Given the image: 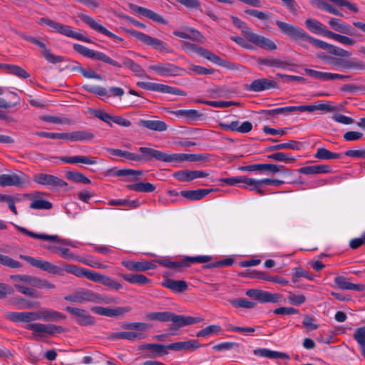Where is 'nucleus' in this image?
<instances>
[{
  "label": "nucleus",
  "mask_w": 365,
  "mask_h": 365,
  "mask_svg": "<svg viewBox=\"0 0 365 365\" xmlns=\"http://www.w3.org/2000/svg\"><path fill=\"white\" fill-rule=\"evenodd\" d=\"M275 24L283 34L299 43L303 47H307L306 43H309L317 48L327 50L330 54L341 57L340 58H348L351 55L350 51L311 36L298 26L279 20L276 21Z\"/></svg>",
  "instance_id": "f257e3e1"
},
{
  "label": "nucleus",
  "mask_w": 365,
  "mask_h": 365,
  "mask_svg": "<svg viewBox=\"0 0 365 365\" xmlns=\"http://www.w3.org/2000/svg\"><path fill=\"white\" fill-rule=\"evenodd\" d=\"M20 257L26 261L32 267L53 274L62 275L63 271H66L68 273L74 274L77 277H86L93 282L96 274V272L80 267L75 264H65L63 269L39 258H34L26 255H21Z\"/></svg>",
  "instance_id": "f03ea898"
},
{
  "label": "nucleus",
  "mask_w": 365,
  "mask_h": 365,
  "mask_svg": "<svg viewBox=\"0 0 365 365\" xmlns=\"http://www.w3.org/2000/svg\"><path fill=\"white\" fill-rule=\"evenodd\" d=\"M73 49L85 57L103 61L114 67L122 68L123 66H125L137 76H142L144 73V70L141 66L128 57L121 56L120 59L122 61V63H120L103 52L90 49L78 43L73 44Z\"/></svg>",
  "instance_id": "7ed1b4c3"
},
{
  "label": "nucleus",
  "mask_w": 365,
  "mask_h": 365,
  "mask_svg": "<svg viewBox=\"0 0 365 365\" xmlns=\"http://www.w3.org/2000/svg\"><path fill=\"white\" fill-rule=\"evenodd\" d=\"M138 150L142 155L138 154L140 158L136 160V161H149L151 159H155L162 162L179 163L184 161L193 162L200 160V158L195 154H170L147 147H140Z\"/></svg>",
  "instance_id": "20e7f679"
},
{
  "label": "nucleus",
  "mask_w": 365,
  "mask_h": 365,
  "mask_svg": "<svg viewBox=\"0 0 365 365\" xmlns=\"http://www.w3.org/2000/svg\"><path fill=\"white\" fill-rule=\"evenodd\" d=\"M232 23L235 26L241 30L242 34L247 41L255 44L259 48L268 51H274L277 48L276 43L271 39L254 33L247 24L237 16H232Z\"/></svg>",
  "instance_id": "39448f33"
},
{
  "label": "nucleus",
  "mask_w": 365,
  "mask_h": 365,
  "mask_svg": "<svg viewBox=\"0 0 365 365\" xmlns=\"http://www.w3.org/2000/svg\"><path fill=\"white\" fill-rule=\"evenodd\" d=\"M182 48L187 52L197 53L218 66L230 69H233L235 68L233 63L227 60L222 59L212 51L196 44L184 41L182 43Z\"/></svg>",
  "instance_id": "423d86ee"
},
{
  "label": "nucleus",
  "mask_w": 365,
  "mask_h": 365,
  "mask_svg": "<svg viewBox=\"0 0 365 365\" xmlns=\"http://www.w3.org/2000/svg\"><path fill=\"white\" fill-rule=\"evenodd\" d=\"M64 299L66 301L79 304L86 302L109 304L113 302V299L107 296L101 295L86 289H79L72 294L66 296Z\"/></svg>",
  "instance_id": "0eeeda50"
},
{
  "label": "nucleus",
  "mask_w": 365,
  "mask_h": 365,
  "mask_svg": "<svg viewBox=\"0 0 365 365\" xmlns=\"http://www.w3.org/2000/svg\"><path fill=\"white\" fill-rule=\"evenodd\" d=\"M38 24H46L51 29H53V31L58 34H61L63 36H66L67 37L73 38L76 40L82 41L86 43H92V40L90 38L85 36L84 35L80 33L73 31L71 26L68 25H64L59 22L54 21L48 18H41L38 20Z\"/></svg>",
  "instance_id": "6e6552de"
},
{
  "label": "nucleus",
  "mask_w": 365,
  "mask_h": 365,
  "mask_svg": "<svg viewBox=\"0 0 365 365\" xmlns=\"http://www.w3.org/2000/svg\"><path fill=\"white\" fill-rule=\"evenodd\" d=\"M125 31L127 34L134 37L138 41L143 43L145 45L153 47L160 52H172V50L168 46V44L160 39L150 36L144 33L134 29H126Z\"/></svg>",
  "instance_id": "1a4fd4ad"
},
{
  "label": "nucleus",
  "mask_w": 365,
  "mask_h": 365,
  "mask_svg": "<svg viewBox=\"0 0 365 365\" xmlns=\"http://www.w3.org/2000/svg\"><path fill=\"white\" fill-rule=\"evenodd\" d=\"M148 69L164 77L182 76L187 73V71L183 68L165 61L150 65Z\"/></svg>",
  "instance_id": "9d476101"
},
{
  "label": "nucleus",
  "mask_w": 365,
  "mask_h": 365,
  "mask_svg": "<svg viewBox=\"0 0 365 365\" xmlns=\"http://www.w3.org/2000/svg\"><path fill=\"white\" fill-rule=\"evenodd\" d=\"M26 329L33 331L32 339L41 337L43 334L54 335L66 331V329L63 327L52 324L31 323L27 324Z\"/></svg>",
  "instance_id": "9b49d317"
},
{
  "label": "nucleus",
  "mask_w": 365,
  "mask_h": 365,
  "mask_svg": "<svg viewBox=\"0 0 365 365\" xmlns=\"http://www.w3.org/2000/svg\"><path fill=\"white\" fill-rule=\"evenodd\" d=\"M137 86L145 90L156 91L162 93H169L183 96H185L187 95V93L185 91L178 88L172 87L170 86L162 83L138 81L137 82Z\"/></svg>",
  "instance_id": "f8f14e48"
},
{
  "label": "nucleus",
  "mask_w": 365,
  "mask_h": 365,
  "mask_svg": "<svg viewBox=\"0 0 365 365\" xmlns=\"http://www.w3.org/2000/svg\"><path fill=\"white\" fill-rule=\"evenodd\" d=\"M19 36L21 37L23 39L31 42L38 46H39L41 48V53L42 56L49 63H58L63 61L64 58L61 56H56L51 53V51L46 47V44L37 39L36 38L26 35L25 34L20 33Z\"/></svg>",
  "instance_id": "ddd939ff"
},
{
  "label": "nucleus",
  "mask_w": 365,
  "mask_h": 365,
  "mask_svg": "<svg viewBox=\"0 0 365 365\" xmlns=\"http://www.w3.org/2000/svg\"><path fill=\"white\" fill-rule=\"evenodd\" d=\"M246 294L257 300L260 303H277L282 301V295L279 293L251 289L247 291Z\"/></svg>",
  "instance_id": "4468645a"
},
{
  "label": "nucleus",
  "mask_w": 365,
  "mask_h": 365,
  "mask_svg": "<svg viewBox=\"0 0 365 365\" xmlns=\"http://www.w3.org/2000/svg\"><path fill=\"white\" fill-rule=\"evenodd\" d=\"M242 170L248 172L259 171L267 173L274 174L277 173L282 172L284 174H290L291 170L285 168L283 165H278L275 164H252L241 168Z\"/></svg>",
  "instance_id": "2eb2a0df"
},
{
  "label": "nucleus",
  "mask_w": 365,
  "mask_h": 365,
  "mask_svg": "<svg viewBox=\"0 0 365 365\" xmlns=\"http://www.w3.org/2000/svg\"><path fill=\"white\" fill-rule=\"evenodd\" d=\"M277 82L274 80L262 78L252 81L250 84L244 85V89L247 91L259 93L272 88H278Z\"/></svg>",
  "instance_id": "dca6fc26"
},
{
  "label": "nucleus",
  "mask_w": 365,
  "mask_h": 365,
  "mask_svg": "<svg viewBox=\"0 0 365 365\" xmlns=\"http://www.w3.org/2000/svg\"><path fill=\"white\" fill-rule=\"evenodd\" d=\"M65 310L76 317V322L80 326H91L95 324V319L87 310L68 306Z\"/></svg>",
  "instance_id": "f3484780"
},
{
  "label": "nucleus",
  "mask_w": 365,
  "mask_h": 365,
  "mask_svg": "<svg viewBox=\"0 0 365 365\" xmlns=\"http://www.w3.org/2000/svg\"><path fill=\"white\" fill-rule=\"evenodd\" d=\"M34 181L38 184L55 187H64L68 183L63 179L53 175L37 173L34 175Z\"/></svg>",
  "instance_id": "a211bd4d"
},
{
  "label": "nucleus",
  "mask_w": 365,
  "mask_h": 365,
  "mask_svg": "<svg viewBox=\"0 0 365 365\" xmlns=\"http://www.w3.org/2000/svg\"><path fill=\"white\" fill-rule=\"evenodd\" d=\"M290 112H309L312 113L315 110H322L325 113H331L337 110L335 106H331L330 101H325L317 105H302L297 106H289Z\"/></svg>",
  "instance_id": "6ab92c4d"
},
{
  "label": "nucleus",
  "mask_w": 365,
  "mask_h": 365,
  "mask_svg": "<svg viewBox=\"0 0 365 365\" xmlns=\"http://www.w3.org/2000/svg\"><path fill=\"white\" fill-rule=\"evenodd\" d=\"M77 15L81 21H83L92 29L99 33H101L108 37L118 39L120 41H123V39L121 37H119L115 34H113L112 32L109 31L107 29L103 26L98 21H96L93 17L83 13H78Z\"/></svg>",
  "instance_id": "aec40b11"
},
{
  "label": "nucleus",
  "mask_w": 365,
  "mask_h": 365,
  "mask_svg": "<svg viewBox=\"0 0 365 365\" xmlns=\"http://www.w3.org/2000/svg\"><path fill=\"white\" fill-rule=\"evenodd\" d=\"M202 321V319L190 316L179 315L171 312L170 322H172L171 329L178 330L182 327L192 325Z\"/></svg>",
  "instance_id": "412c9836"
},
{
  "label": "nucleus",
  "mask_w": 365,
  "mask_h": 365,
  "mask_svg": "<svg viewBox=\"0 0 365 365\" xmlns=\"http://www.w3.org/2000/svg\"><path fill=\"white\" fill-rule=\"evenodd\" d=\"M139 350H148L150 357H160L168 354V351L170 350V344L165 345L160 344H144L139 346Z\"/></svg>",
  "instance_id": "4be33fe9"
},
{
  "label": "nucleus",
  "mask_w": 365,
  "mask_h": 365,
  "mask_svg": "<svg viewBox=\"0 0 365 365\" xmlns=\"http://www.w3.org/2000/svg\"><path fill=\"white\" fill-rule=\"evenodd\" d=\"M91 311L97 314L106 317L122 316L131 311L130 307H118L115 308L93 307Z\"/></svg>",
  "instance_id": "5701e85b"
},
{
  "label": "nucleus",
  "mask_w": 365,
  "mask_h": 365,
  "mask_svg": "<svg viewBox=\"0 0 365 365\" xmlns=\"http://www.w3.org/2000/svg\"><path fill=\"white\" fill-rule=\"evenodd\" d=\"M19 231H20L21 233L25 234L32 238L38 239V240H43L46 241H52L55 242H58L65 245H70L71 244L64 239H61L58 235H49L46 234H38L35 233L34 232L29 231L26 230L24 227H20V226H16Z\"/></svg>",
  "instance_id": "b1692460"
},
{
  "label": "nucleus",
  "mask_w": 365,
  "mask_h": 365,
  "mask_svg": "<svg viewBox=\"0 0 365 365\" xmlns=\"http://www.w3.org/2000/svg\"><path fill=\"white\" fill-rule=\"evenodd\" d=\"M7 318L14 322H31L39 319L38 312H9Z\"/></svg>",
  "instance_id": "393cba45"
},
{
  "label": "nucleus",
  "mask_w": 365,
  "mask_h": 365,
  "mask_svg": "<svg viewBox=\"0 0 365 365\" xmlns=\"http://www.w3.org/2000/svg\"><path fill=\"white\" fill-rule=\"evenodd\" d=\"M65 140L71 142L91 141L95 137L94 133L89 130H76L66 133Z\"/></svg>",
  "instance_id": "a878e982"
},
{
  "label": "nucleus",
  "mask_w": 365,
  "mask_h": 365,
  "mask_svg": "<svg viewBox=\"0 0 365 365\" xmlns=\"http://www.w3.org/2000/svg\"><path fill=\"white\" fill-rule=\"evenodd\" d=\"M26 182V175L21 173V175L17 174H2L0 175V186H21Z\"/></svg>",
  "instance_id": "bb28decb"
},
{
  "label": "nucleus",
  "mask_w": 365,
  "mask_h": 365,
  "mask_svg": "<svg viewBox=\"0 0 365 365\" xmlns=\"http://www.w3.org/2000/svg\"><path fill=\"white\" fill-rule=\"evenodd\" d=\"M219 125L224 130L236 131L240 133H249L252 129V124L250 121H245L241 125L238 120L232 121L229 124L220 123Z\"/></svg>",
  "instance_id": "cd10ccee"
},
{
  "label": "nucleus",
  "mask_w": 365,
  "mask_h": 365,
  "mask_svg": "<svg viewBox=\"0 0 365 365\" xmlns=\"http://www.w3.org/2000/svg\"><path fill=\"white\" fill-rule=\"evenodd\" d=\"M129 7L135 13H138L142 14L143 16L147 17L149 19L153 20L155 22L165 24V20L160 16V14L155 13V11L148 9L147 8H144L142 6H137L133 4H130Z\"/></svg>",
  "instance_id": "c85d7f7f"
},
{
  "label": "nucleus",
  "mask_w": 365,
  "mask_h": 365,
  "mask_svg": "<svg viewBox=\"0 0 365 365\" xmlns=\"http://www.w3.org/2000/svg\"><path fill=\"white\" fill-rule=\"evenodd\" d=\"M170 350L194 351L202 345L197 340L190 339L184 341H178L170 344Z\"/></svg>",
  "instance_id": "c756f323"
},
{
  "label": "nucleus",
  "mask_w": 365,
  "mask_h": 365,
  "mask_svg": "<svg viewBox=\"0 0 365 365\" xmlns=\"http://www.w3.org/2000/svg\"><path fill=\"white\" fill-rule=\"evenodd\" d=\"M257 63L259 66H267L269 67L272 68H282L286 69L289 66L290 63L286 61H284L281 58H262L258 57L257 58Z\"/></svg>",
  "instance_id": "7c9ffc66"
},
{
  "label": "nucleus",
  "mask_w": 365,
  "mask_h": 365,
  "mask_svg": "<svg viewBox=\"0 0 365 365\" xmlns=\"http://www.w3.org/2000/svg\"><path fill=\"white\" fill-rule=\"evenodd\" d=\"M122 265L129 270L145 272L155 268V265L149 262H137L133 260L123 261Z\"/></svg>",
  "instance_id": "2f4dec72"
},
{
  "label": "nucleus",
  "mask_w": 365,
  "mask_h": 365,
  "mask_svg": "<svg viewBox=\"0 0 365 365\" xmlns=\"http://www.w3.org/2000/svg\"><path fill=\"white\" fill-rule=\"evenodd\" d=\"M39 319L45 322H58L64 320L66 316L52 309H45L38 312Z\"/></svg>",
  "instance_id": "473e14b6"
},
{
  "label": "nucleus",
  "mask_w": 365,
  "mask_h": 365,
  "mask_svg": "<svg viewBox=\"0 0 365 365\" xmlns=\"http://www.w3.org/2000/svg\"><path fill=\"white\" fill-rule=\"evenodd\" d=\"M59 160L63 163L77 164L83 163L86 165H95L97 163L96 157H87L84 155H75L71 157H60Z\"/></svg>",
  "instance_id": "72a5a7b5"
},
{
  "label": "nucleus",
  "mask_w": 365,
  "mask_h": 365,
  "mask_svg": "<svg viewBox=\"0 0 365 365\" xmlns=\"http://www.w3.org/2000/svg\"><path fill=\"white\" fill-rule=\"evenodd\" d=\"M336 286L344 290H356L359 292L364 291L365 287L361 284H353L346 280L344 276H337L334 278Z\"/></svg>",
  "instance_id": "f704fd0d"
},
{
  "label": "nucleus",
  "mask_w": 365,
  "mask_h": 365,
  "mask_svg": "<svg viewBox=\"0 0 365 365\" xmlns=\"http://www.w3.org/2000/svg\"><path fill=\"white\" fill-rule=\"evenodd\" d=\"M253 353L255 356L260 357H265L272 359H288L289 356L283 352H279L277 351H272L265 348H259L256 349L253 351Z\"/></svg>",
  "instance_id": "c9c22d12"
},
{
  "label": "nucleus",
  "mask_w": 365,
  "mask_h": 365,
  "mask_svg": "<svg viewBox=\"0 0 365 365\" xmlns=\"http://www.w3.org/2000/svg\"><path fill=\"white\" fill-rule=\"evenodd\" d=\"M93 282L101 283L104 286L116 291L123 287V285L117 281L99 272H96Z\"/></svg>",
  "instance_id": "e433bc0d"
},
{
  "label": "nucleus",
  "mask_w": 365,
  "mask_h": 365,
  "mask_svg": "<svg viewBox=\"0 0 365 365\" xmlns=\"http://www.w3.org/2000/svg\"><path fill=\"white\" fill-rule=\"evenodd\" d=\"M212 189H197L195 190H182L180 194L185 198L193 201L200 200L212 192Z\"/></svg>",
  "instance_id": "4c0bfd02"
},
{
  "label": "nucleus",
  "mask_w": 365,
  "mask_h": 365,
  "mask_svg": "<svg viewBox=\"0 0 365 365\" xmlns=\"http://www.w3.org/2000/svg\"><path fill=\"white\" fill-rule=\"evenodd\" d=\"M162 285L170 289L174 292L180 293L185 291L188 286L184 280H174L172 279H166L162 282Z\"/></svg>",
  "instance_id": "58836bf2"
},
{
  "label": "nucleus",
  "mask_w": 365,
  "mask_h": 365,
  "mask_svg": "<svg viewBox=\"0 0 365 365\" xmlns=\"http://www.w3.org/2000/svg\"><path fill=\"white\" fill-rule=\"evenodd\" d=\"M329 24L333 30L337 32L348 35L352 34L351 26L339 19L331 18Z\"/></svg>",
  "instance_id": "ea45409f"
},
{
  "label": "nucleus",
  "mask_w": 365,
  "mask_h": 365,
  "mask_svg": "<svg viewBox=\"0 0 365 365\" xmlns=\"http://www.w3.org/2000/svg\"><path fill=\"white\" fill-rule=\"evenodd\" d=\"M139 125L154 131H165L168 128L167 124L163 120H140Z\"/></svg>",
  "instance_id": "a19ab883"
},
{
  "label": "nucleus",
  "mask_w": 365,
  "mask_h": 365,
  "mask_svg": "<svg viewBox=\"0 0 365 365\" xmlns=\"http://www.w3.org/2000/svg\"><path fill=\"white\" fill-rule=\"evenodd\" d=\"M306 28L312 33L322 34L327 37V31L329 30L325 29L324 25L319 21L314 19H307L305 21Z\"/></svg>",
  "instance_id": "79ce46f5"
},
{
  "label": "nucleus",
  "mask_w": 365,
  "mask_h": 365,
  "mask_svg": "<svg viewBox=\"0 0 365 365\" xmlns=\"http://www.w3.org/2000/svg\"><path fill=\"white\" fill-rule=\"evenodd\" d=\"M340 70H365V63L357 58H342Z\"/></svg>",
  "instance_id": "37998d69"
},
{
  "label": "nucleus",
  "mask_w": 365,
  "mask_h": 365,
  "mask_svg": "<svg viewBox=\"0 0 365 365\" xmlns=\"http://www.w3.org/2000/svg\"><path fill=\"white\" fill-rule=\"evenodd\" d=\"M120 276L126 282L138 285H145L151 282L149 278L141 274H123Z\"/></svg>",
  "instance_id": "c03bdc74"
},
{
  "label": "nucleus",
  "mask_w": 365,
  "mask_h": 365,
  "mask_svg": "<svg viewBox=\"0 0 365 365\" xmlns=\"http://www.w3.org/2000/svg\"><path fill=\"white\" fill-rule=\"evenodd\" d=\"M110 339H127L129 341H134L137 339H141L144 338L142 333L133 332V331H120L112 333L109 337Z\"/></svg>",
  "instance_id": "a18cd8bd"
},
{
  "label": "nucleus",
  "mask_w": 365,
  "mask_h": 365,
  "mask_svg": "<svg viewBox=\"0 0 365 365\" xmlns=\"http://www.w3.org/2000/svg\"><path fill=\"white\" fill-rule=\"evenodd\" d=\"M126 187L133 191L140 192H152L155 190V186L150 182H139L133 184H130Z\"/></svg>",
  "instance_id": "49530a36"
},
{
  "label": "nucleus",
  "mask_w": 365,
  "mask_h": 365,
  "mask_svg": "<svg viewBox=\"0 0 365 365\" xmlns=\"http://www.w3.org/2000/svg\"><path fill=\"white\" fill-rule=\"evenodd\" d=\"M4 70L6 71L8 74L14 75L19 78L26 79L30 77V74L26 70L16 65L5 63Z\"/></svg>",
  "instance_id": "de8ad7c7"
},
{
  "label": "nucleus",
  "mask_w": 365,
  "mask_h": 365,
  "mask_svg": "<svg viewBox=\"0 0 365 365\" xmlns=\"http://www.w3.org/2000/svg\"><path fill=\"white\" fill-rule=\"evenodd\" d=\"M302 146L300 142L295 140H289L287 143H280L274 145H272L268 148V151H274L282 149H290L293 150H299Z\"/></svg>",
  "instance_id": "09e8293b"
},
{
  "label": "nucleus",
  "mask_w": 365,
  "mask_h": 365,
  "mask_svg": "<svg viewBox=\"0 0 365 365\" xmlns=\"http://www.w3.org/2000/svg\"><path fill=\"white\" fill-rule=\"evenodd\" d=\"M327 37L334 39L343 45L354 46L356 43V41L350 37L344 36L339 34L334 33L331 31H327Z\"/></svg>",
  "instance_id": "8fccbe9b"
},
{
  "label": "nucleus",
  "mask_w": 365,
  "mask_h": 365,
  "mask_svg": "<svg viewBox=\"0 0 365 365\" xmlns=\"http://www.w3.org/2000/svg\"><path fill=\"white\" fill-rule=\"evenodd\" d=\"M83 88L91 93L97 95L98 96L101 97L103 100H105V98H108L110 96L107 89L102 86L84 85L83 86Z\"/></svg>",
  "instance_id": "3c124183"
},
{
  "label": "nucleus",
  "mask_w": 365,
  "mask_h": 365,
  "mask_svg": "<svg viewBox=\"0 0 365 365\" xmlns=\"http://www.w3.org/2000/svg\"><path fill=\"white\" fill-rule=\"evenodd\" d=\"M66 178L74 182L83 183V184H91V181L82 173L78 171H68L66 173Z\"/></svg>",
  "instance_id": "603ef678"
},
{
  "label": "nucleus",
  "mask_w": 365,
  "mask_h": 365,
  "mask_svg": "<svg viewBox=\"0 0 365 365\" xmlns=\"http://www.w3.org/2000/svg\"><path fill=\"white\" fill-rule=\"evenodd\" d=\"M317 58L324 61L325 63L334 67L335 69H339L341 66L342 58L332 57L327 55L324 52L317 53Z\"/></svg>",
  "instance_id": "864d4df0"
},
{
  "label": "nucleus",
  "mask_w": 365,
  "mask_h": 365,
  "mask_svg": "<svg viewBox=\"0 0 365 365\" xmlns=\"http://www.w3.org/2000/svg\"><path fill=\"white\" fill-rule=\"evenodd\" d=\"M107 151L112 155L123 157L124 158L132 161H136V160L140 158L138 157V154L137 153H130L120 149L107 148Z\"/></svg>",
  "instance_id": "5fc2aeb1"
},
{
  "label": "nucleus",
  "mask_w": 365,
  "mask_h": 365,
  "mask_svg": "<svg viewBox=\"0 0 365 365\" xmlns=\"http://www.w3.org/2000/svg\"><path fill=\"white\" fill-rule=\"evenodd\" d=\"M353 337L359 344L361 354L365 358V327L357 328Z\"/></svg>",
  "instance_id": "6e6d98bb"
},
{
  "label": "nucleus",
  "mask_w": 365,
  "mask_h": 365,
  "mask_svg": "<svg viewBox=\"0 0 365 365\" xmlns=\"http://www.w3.org/2000/svg\"><path fill=\"white\" fill-rule=\"evenodd\" d=\"M314 157L323 160L339 159L341 157V154L331 152L324 148H319L317 149Z\"/></svg>",
  "instance_id": "4d7b16f0"
},
{
  "label": "nucleus",
  "mask_w": 365,
  "mask_h": 365,
  "mask_svg": "<svg viewBox=\"0 0 365 365\" xmlns=\"http://www.w3.org/2000/svg\"><path fill=\"white\" fill-rule=\"evenodd\" d=\"M171 312H150L146 315V319L160 322H170Z\"/></svg>",
  "instance_id": "13d9d810"
},
{
  "label": "nucleus",
  "mask_w": 365,
  "mask_h": 365,
  "mask_svg": "<svg viewBox=\"0 0 365 365\" xmlns=\"http://www.w3.org/2000/svg\"><path fill=\"white\" fill-rule=\"evenodd\" d=\"M221 330L222 328L220 326L212 324L200 330L197 332L196 336L197 337H207L212 334H217L221 331Z\"/></svg>",
  "instance_id": "bf43d9fd"
},
{
  "label": "nucleus",
  "mask_w": 365,
  "mask_h": 365,
  "mask_svg": "<svg viewBox=\"0 0 365 365\" xmlns=\"http://www.w3.org/2000/svg\"><path fill=\"white\" fill-rule=\"evenodd\" d=\"M30 285L38 289H54L55 285L46 279H40L36 277H31Z\"/></svg>",
  "instance_id": "052dcab7"
},
{
  "label": "nucleus",
  "mask_w": 365,
  "mask_h": 365,
  "mask_svg": "<svg viewBox=\"0 0 365 365\" xmlns=\"http://www.w3.org/2000/svg\"><path fill=\"white\" fill-rule=\"evenodd\" d=\"M269 159H272L277 161L283 162L285 163H292L295 162L296 159L294 157L284 153H275L267 156Z\"/></svg>",
  "instance_id": "680f3d73"
},
{
  "label": "nucleus",
  "mask_w": 365,
  "mask_h": 365,
  "mask_svg": "<svg viewBox=\"0 0 365 365\" xmlns=\"http://www.w3.org/2000/svg\"><path fill=\"white\" fill-rule=\"evenodd\" d=\"M173 176L181 182H190L195 180L194 171L193 170H179L173 174Z\"/></svg>",
  "instance_id": "e2e57ef3"
},
{
  "label": "nucleus",
  "mask_w": 365,
  "mask_h": 365,
  "mask_svg": "<svg viewBox=\"0 0 365 365\" xmlns=\"http://www.w3.org/2000/svg\"><path fill=\"white\" fill-rule=\"evenodd\" d=\"M230 304L236 308L252 309L255 307L256 304L250 302L245 298H237L230 301Z\"/></svg>",
  "instance_id": "0e129e2a"
},
{
  "label": "nucleus",
  "mask_w": 365,
  "mask_h": 365,
  "mask_svg": "<svg viewBox=\"0 0 365 365\" xmlns=\"http://www.w3.org/2000/svg\"><path fill=\"white\" fill-rule=\"evenodd\" d=\"M173 113L177 116L184 117L187 120H194L200 117V115L196 110H178L173 111Z\"/></svg>",
  "instance_id": "69168bd1"
},
{
  "label": "nucleus",
  "mask_w": 365,
  "mask_h": 365,
  "mask_svg": "<svg viewBox=\"0 0 365 365\" xmlns=\"http://www.w3.org/2000/svg\"><path fill=\"white\" fill-rule=\"evenodd\" d=\"M152 326L147 323L143 322H131L125 323L122 325V327L125 329L130 330H138V331H145L150 329Z\"/></svg>",
  "instance_id": "338daca9"
},
{
  "label": "nucleus",
  "mask_w": 365,
  "mask_h": 365,
  "mask_svg": "<svg viewBox=\"0 0 365 365\" xmlns=\"http://www.w3.org/2000/svg\"><path fill=\"white\" fill-rule=\"evenodd\" d=\"M0 264L9 267L10 268H21L22 264L17 260L11 258L9 256L0 254Z\"/></svg>",
  "instance_id": "774afa93"
}]
</instances>
